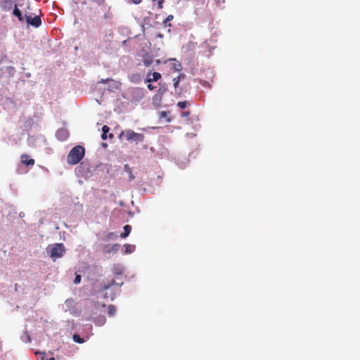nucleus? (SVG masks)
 <instances>
[{
    "label": "nucleus",
    "instance_id": "1",
    "mask_svg": "<svg viewBox=\"0 0 360 360\" xmlns=\"http://www.w3.org/2000/svg\"><path fill=\"white\" fill-rule=\"evenodd\" d=\"M85 155V149L82 146L73 147L67 156V162L74 165L79 163Z\"/></svg>",
    "mask_w": 360,
    "mask_h": 360
},
{
    "label": "nucleus",
    "instance_id": "2",
    "mask_svg": "<svg viewBox=\"0 0 360 360\" xmlns=\"http://www.w3.org/2000/svg\"><path fill=\"white\" fill-rule=\"evenodd\" d=\"M120 290V285L115 283L114 280L108 281L107 283H103L101 290L104 294L105 297H110L112 300H114L117 292Z\"/></svg>",
    "mask_w": 360,
    "mask_h": 360
},
{
    "label": "nucleus",
    "instance_id": "3",
    "mask_svg": "<svg viewBox=\"0 0 360 360\" xmlns=\"http://www.w3.org/2000/svg\"><path fill=\"white\" fill-rule=\"evenodd\" d=\"M120 139H125L131 143H140L143 141L144 135L143 134L136 133L131 129H126L122 131L119 136Z\"/></svg>",
    "mask_w": 360,
    "mask_h": 360
},
{
    "label": "nucleus",
    "instance_id": "4",
    "mask_svg": "<svg viewBox=\"0 0 360 360\" xmlns=\"http://www.w3.org/2000/svg\"><path fill=\"white\" fill-rule=\"evenodd\" d=\"M65 246L63 243H56L50 249L49 255L51 258L61 257L65 252Z\"/></svg>",
    "mask_w": 360,
    "mask_h": 360
},
{
    "label": "nucleus",
    "instance_id": "5",
    "mask_svg": "<svg viewBox=\"0 0 360 360\" xmlns=\"http://www.w3.org/2000/svg\"><path fill=\"white\" fill-rule=\"evenodd\" d=\"M26 22L28 25L34 27H39L41 25V20L39 15H25Z\"/></svg>",
    "mask_w": 360,
    "mask_h": 360
},
{
    "label": "nucleus",
    "instance_id": "6",
    "mask_svg": "<svg viewBox=\"0 0 360 360\" xmlns=\"http://www.w3.org/2000/svg\"><path fill=\"white\" fill-rule=\"evenodd\" d=\"M15 69L13 66L9 65L7 67L0 68V79L6 75L8 78L14 76Z\"/></svg>",
    "mask_w": 360,
    "mask_h": 360
},
{
    "label": "nucleus",
    "instance_id": "7",
    "mask_svg": "<svg viewBox=\"0 0 360 360\" xmlns=\"http://www.w3.org/2000/svg\"><path fill=\"white\" fill-rule=\"evenodd\" d=\"M120 247L119 244H108L103 248V252L104 254L115 253L118 251Z\"/></svg>",
    "mask_w": 360,
    "mask_h": 360
},
{
    "label": "nucleus",
    "instance_id": "8",
    "mask_svg": "<svg viewBox=\"0 0 360 360\" xmlns=\"http://www.w3.org/2000/svg\"><path fill=\"white\" fill-rule=\"evenodd\" d=\"M57 139L60 141H65L69 137V132L65 129H59L56 134Z\"/></svg>",
    "mask_w": 360,
    "mask_h": 360
},
{
    "label": "nucleus",
    "instance_id": "9",
    "mask_svg": "<svg viewBox=\"0 0 360 360\" xmlns=\"http://www.w3.org/2000/svg\"><path fill=\"white\" fill-rule=\"evenodd\" d=\"M20 162L22 164L26 166H33L35 163V161L32 158H30L29 155L27 154H22L20 155Z\"/></svg>",
    "mask_w": 360,
    "mask_h": 360
},
{
    "label": "nucleus",
    "instance_id": "10",
    "mask_svg": "<svg viewBox=\"0 0 360 360\" xmlns=\"http://www.w3.org/2000/svg\"><path fill=\"white\" fill-rule=\"evenodd\" d=\"M13 3V0H2L0 2V6L3 11H8L12 8Z\"/></svg>",
    "mask_w": 360,
    "mask_h": 360
},
{
    "label": "nucleus",
    "instance_id": "11",
    "mask_svg": "<svg viewBox=\"0 0 360 360\" xmlns=\"http://www.w3.org/2000/svg\"><path fill=\"white\" fill-rule=\"evenodd\" d=\"M161 78V75L159 72H155L153 74L148 73L147 75V82H156Z\"/></svg>",
    "mask_w": 360,
    "mask_h": 360
},
{
    "label": "nucleus",
    "instance_id": "12",
    "mask_svg": "<svg viewBox=\"0 0 360 360\" xmlns=\"http://www.w3.org/2000/svg\"><path fill=\"white\" fill-rule=\"evenodd\" d=\"M13 14L18 18L19 21L22 22L24 20L25 18L22 15V12L18 8L16 5H15Z\"/></svg>",
    "mask_w": 360,
    "mask_h": 360
},
{
    "label": "nucleus",
    "instance_id": "13",
    "mask_svg": "<svg viewBox=\"0 0 360 360\" xmlns=\"http://www.w3.org/2000/svg\"><path fill=\"white\" fill-rule=\"evenodd\" d=\"M131 231V226L130 225H125L124 226V233H122L120 234V237L122 238H124L129 236Z\"/></svg>",
    "mask_w": 360,
    "mask_h": 360
},
{
    "label": "nucleus",
    "instance_id": "14",
    "mask_svg": "<svg viewBox=\"0 0 360 360\" xmlns=\"http://www.w3.org/2000/svg\"><path fill=\"white\" fill-rule=\"evenodd\" d=\"M124 253L129 254V253L133 252L135 250L136 246L134 245L125 244L124 245Z\"/></svg>",
    "mask_w": 360,
    "mask_h": 360
},
{
    "label": "nucleus",
    "instance_id": "15",
    "mask_svg": "<svg viewBox=\"0 0 360 360\" xmlns=\"http://www.w3.org/2000/svg\"><path fill=\"white\" fill-rule=\"evenodd\" d=\"M124 170L129 174V181H132V180H134L135 179V176H134V175L132 173V170H131V167L128 165H124Z\"/></svg>",
    "mask_w": 360,
    "mask_h": 360
},
{
    "label": "nucleus",
    "instance_id": "16",
    "mask_svg": "<svg viewBox=\"0 0 360 360\" xmlns=\"http://www.w3.org/2000/svg\"><path fill=\"white\" fill-rule=\"evenodd\" d=\"M169 112L167 111H162L160 112L159 117L160 119H166L167 122H171V118L169 117Z\"/></svg>",
    "mask_w": 360,
    "mask_h": 360
},
{
    "label": "nucleus",
    "instance_id": "17",
    "mask_svg": "<svg viewBox=\"0 0 360 360\" xmlns=\"http://www.w3.org/2000/svg\"><path fill=\"white\" fill-rule=\"evenodd\" d=\"M174 18L173 15H169L163 21V25L165 27H171V24L168 23L169 21L172 20Z\"/></svg>",
    "mask_w": 360,
    "mask_h": 360
},
{
    "label": "nucleus",
    "instance_id": "18",
    "mask_svg": "<svg viewBox=\"0 0 360 360\" xmlns=\"http://www.w3.org/2000/svg\"><path fill=\"white\" fill-rule=\"evenodd\" d=\"M72 339L74 340V342H77V343H83L84 342V340L82 338H80V336L79 335H77V334H75L72 337Z\"/></svg>",
    "mask_w": 360,
    "mask_h": 360
},
{
    "label": "nucleus",
    "instance_id": "19",
    "mask_svg": "<svg viewBox=\"0 0 360 360\" xmlns=\"http://www.w3.org/2000/svg\"><path fill=\"white\" fill-rule=\"evenodd\" d=\"M181 77H184V75H180L177 77L174 78L173 81H174V88H176L178 86L179 81H180Z\"/></svg>",
    "mask_w": 360,
    "mask_h": 360
},
{
    "label": "nucleus",
    "instance_id": "20",
    "mask_svg": "<svg viewBox=\"0 0 360 360\" xmlns=\"http://www.w3.org/2000/svg\"><path fill=\"white\" fill-rule=\"evenodd\" d=\"M116 309L113 305L108 306V314L110 316H113L115 314Z\"/></svg>",
    "mask_w": 360,
    "mask_h": 360
},
{
    "label": "nucleus",
    "instance_id": "21",
    "mask_svg": "<svg viewBox=\"0 0 360 360\" xmlns=\"http://www.w3.org/2000/svg\"><path fill=\"white\" fill-rule=\"evenodd\" d=\"M188 105V103L187 101H179V102L177 103V106L181 108V109H184V108H186Z\"/></svg>",
    "mask_w": 360,
    "mask_h": 360
},
{
    "label": "nucleus",
    "instance_id": "22",
    "mask_svg": "<svg viewBox=\"0 0 360 360\" xmlns=\"http://www.w3.org/2000/svg\"><path fill=\"white\" fill-rule=\"evenodd\" d=\"M153 2H158V8L162 9L163 8L164 0H152Z\"/></svg>",
    "mask_w": 360,
    "mask_h": 360
},
{
    "label": "nucleus",
    "instance_id": "23",
    "mask_svg": "<svg viewBox=\"0 0 360 360\" xmlns=\"http://www.w3.org/2000/svg\"><path fill=\"white\" fill-rule=\"evenodd\" d=\"M174 68L176 71H181V65L180 63L175 64L174 65Z\"/></svg>",
    "mask_w": 360,
    "mask_h": 360
},
{
    "label": "nucleus",
    "instance_id": "24",
    "mask_svg": "<svg viewBox=\"0 0 360 360\" xmlns=\"http://www.w3.org/2000/svg\"><path fill=\"white\" fill-rule=\"evenodd\" d=\"M109 131H110V128L107 125H104L102 127V132L108 134L109 132Z\"/></svg>",
    "mask_w": 360,
    "mask_h": 360
},
{
    "label": "nucleus",
    "instance_id": "25",
    "mask_svg": "<svg viewBox=\"0 0 360 360\" xmlns=\"http://www.w3.org/2000/svg\"><path fill=\"white\" fill-rule=\"evenodd\" d=\"M80 281H81V276L79 275H77L75 278L74 283L75 284H78L80 283Z\"/></svg>",
    "mask_w": 360,
    "mask_h": 360
},
{
    "label": "nucleus",
    "instance_id": "26",
    "mask_svg": "<svg viewBox=\"0 0 360 360\" xmlns=\"http://www.w3.org/2000/svg\"><path fill=\"white\" fill-rule=\"evenodd\" d=\"M8 61V57L7 56H4L1 57V60H0V65L2 64L3 63H5Z\"/></svg>",
    "mask_w": 360,
    "mask_h": 360
},
{
    "label": "nucleus",
    "instance_id": "27",
    "mask_svg": "<svg viewBox=\"0 0 360 360\" xmlns=\"http://www.w3.org/2000/svg\"><path fill=\"white\" fill-rule=\"evenodd\" d=\"M181 117H188L190 115V112L189 111H184V112H181Z\"/></svg>",
    "mask_w": 360,
    "mask_h": 360
},
{
    "label": "nucleus",
    "instance_id": "28",
    "mask_svg": "<svg viewBox=\"0 0 360 360\" xmlns=\"http://www.w3.org/2000/svg\"><path fill=\"white\" fill-rule=\"evenodd\" d=\"M111 80H112V79H101L99 81V83L105 84V83H107V82L111 81Z\"/></svg>",
    "mask_w": 360,
    "mask_h": 360
},
{
    "label": "nucleus",
    "instance_id": "29",
    "mask_svg": "<svg viewBox=\"0 0 360 360\" xmlns=\"http://www.w3.org/2000/svg\"><path fill=\"white\" fill-rule=\"evenodd\" d=\"M98 4H102L104 2V0H91Z\"/></svg>",
    "mask_w": 360,
    "mask_h": 360
},
{
    "label": "nucleus",
    "instance_id": "30",
    "mask_svg": "<svg viewBox=\"0 0 360 360\" xmlns=\"http://www.w3.org/2000/svg\"><path fill=\"white\" fill-rule=\"evenodd\" d=\"M107 137H108L107 133L102 132L101 139L103 140H105L107 139Z\"/></svg>",
    "mask_w": 360,
    "mask_h": 360
},
{
    "label": "nucleus",
    "instance_id": "31",
    "mask_svg": "<svg viewBox=\"0 0 360 360\" xmlns=\"http://www.w3.org/2000/svg\"><path fill=\"white\" fill-rule=\"evenodd\" d=\"M151 63H152V61H151V60H150V61H149V60H145V61H144V65H145L146 66H150Z\"/></svg>",
    "mask_w": 360,
    "mask_h": 360
},
{
    "label": "nucleus",
    "instance_id": "32",
    "mask_svg": "<svg viewBox=\"0 0 360 360\" xmlns=\"http://www.w3.org/2000/svg\"><path fill=\"white\" fill-rule=\"evenodd\" d=\"M148 88L150 90H153V89H154V88H155V86H153L151 84H149L148 85Z\"/></svg>",
    "mask_w": 360,
    "mask_h": 360
},
{
    "label": "nucleus",
    "instance_id": "33",
    "mask_svg": "<svg viewBox=\"0 0 360 360\" xmlns=\"http://www.w3.org/2000/svg\"><path fill=\"white\" fill-rule=\"evenodd\" d=\"M142 0H132V1L134 2V4H139L141 2Z\"/></svg>",
    "mask_w": 360,
    "mask_h": 360
},
{
    "label": "nucleus",
    "instance_id": "34",
    "mask_svg": "<svg viewBox=\"0 0 360 360\" xmlns=\"http://www.w3.org/2000/svg\"><path fill=\"white\" fill-rule=\"evenodd\" d=\"M113 137H114V136H113V134H110L108 135V138H109L110 139H113Z\"/></svg>",
    "mask_w": 360,
    "mask_h": 360
},
{
    "label": "nucleus",
    "instance_id": "35",
    "mask_svg": "<svg viewBox=\"0 0 360 360\" xmlns=\"http://www.w3.org/2000/svg\"><path fill=\"white\" fill-rule=\"evenodd\" d=\"M103 146L104 147H106V146H107V143H103Z\"/></svg>",
    "mask_w": 360,
    "mask_h": 360
},
{
    "label": "nucleus",
    "instance_id": "36",
    "mask_svg": "<svg viewBox=\"0 0 360 360\" xmlns=\"http://www.w3.org/2000/svg\"><path fill=\"white\" fill-rule=\"evenodd\" d=\"M102 321H105V318L104 317H102Z\"/></svg>",
    "mask_w": 360,
    "mask_h": 360
}]
</instances>
